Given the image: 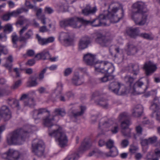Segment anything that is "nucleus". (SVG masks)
Wrapping results in <instances>:
<instances>
[{
  "instance_id": "obj_1",
  "label": "nucleus",
  "mask_w": 160,
  "mask_h": 160,
  "mask_svg": "<svg viewBox=\"0 0 160 160\" xmlns=\"http://www.w3.org/2000/svg\"><path fill=\"white\" fill-rule=\"evenodd\" d=\"M110 6L113 7L111 11H108L106 14H101L98 18L92 21L87 20L81 18L82 24L84 25H91L94 27H98L102 25H106L108 22L113 23L118 22L121 18V17H118L116 12L118 10L122 8V13L123 10L121 4L118 3H112Z\"/></svg>"
},
{
  "instance_id": "obj_2",
  "label": "nucleus",
  "mask_w": 160,
  "mask_h": 160,
  "mask_svg": "<svg viewBox=\"0 0 160 160\" xmlns=\"http://www.w3.org/2000/svg\"><path fill=\"white\" fill-rule=\"evenodd\" d=\"M54 120V116L53 115L51 117L49 115L43 120L44 124L49 128V135L51 137H55L56 141L58 142L59 146L61 148H63L67 145V138L65 133L62 132V128L60 127H58L56 130L51 131L50 128L53 126L52 121Z\"/></svg>"
},
{
  "instance_id": "obj_3",
  "label": "nucleus",
  "mask_w": 160,
  "mask_h": 160,
  "mask_svg": "<svg viewBox=\"0 0 160 160\" xmlns=\"http://www.w3.org/2000/svg\"><path fill=\"white\" fill-rule=\"evenodd\" d=\"M30 130H26L24 128H20L13 131L10 138H7L8 144H16L19 142L24 141L25 138L28 137Z\"/></svg>"
},
{
  "instance_id": "obj_4",
  "label": "nucleus",
  "mask_w": 160,
  "mask_h": 160,
  "mask_svg": "<svg viewBox=\"0 0 160 160\" xmlns=\"http://www.w3.org/2000/svg\"><path fill=\"white\" fill-rule=\"evenodd\" d=\"M109 90L118 95H123L129 92V90L126 89L123 85L118 82H113L111 83L108 86Z\"/></svg>"
},
{
  "instance_id": "obj_5",
  "label": "nucleus",
  "mask_w": 160,
  "mask_h": 160,
  "mask_svg": "<svg viewBox=\"0 0 160 160\" xmlns=\"http://www.w3.org/2000/svg\"><path fill=\"white\" fill-rule=\"evenodd\" d=\"M81 18L77 17L65 19L60 22V25L62 28L71 26L73 28H80L82 26Z\"/></svg>"
},
{
  "instance_id": "obj_6",
  "label": "nucleus",
  "mask_w": 160,
  "mask_h": 160,
  "mask_svg": "<svg viewBox=\"0 0 160 160\" xmlns=\"http://www.w3.org/2000/svg\"><path fill=\"white\" fill-rule=\"evenodd\" d=\"M95 42L102 47H107L110 45L112 38L109 36H105L100 33H95Z\"/></svg>"
},
{
  "instance_id": "obj_7",
  "label": "nucleus",
  "mask_w": 160,
  "mask_h": 160,
  "mask_svg": "<svg viewBox=\"0 0 160 160\" xmlns=\"http://www.w3.org/2000/svg\"><path fill=\"white\" fill-rule=\"evenodd\" d=\"M32 152L36 156L38 157L42 156L45 150V145L42 140H39L35 143L32 144Z\"/></svg>"
},
{
  "instance_id": "obj_8",
  "label": "nucleus",
  "mask_w": 160,
  "mask_h": 160,
  "mask_svg": "<svg viewBox=\"0 0 160 160\" xmlns=\"http://www.w3.org/2000/svg\"><path fill=\"white\" fill-rule=\"evenodd\" d=\"M144 83L139 80L137 81L133 85V87H131V89H130V91L134 95L139 94L143 93L145 92L148 87L146 86L144 88H142Z\"/></svg>"
},
{
  "instance_id": "obj_9",
  "label": "nucleus",
  "mask_w": 160,
  "mask_h": 160,
  "mask_svg": "<svg viewBox=\"0 0 160 160\" xmlns=\"http://www.w3.org/2000/svg\"><path fill=\"white\" fill-rule=\"evenodd\" d=\"M148 15L145 13H140L132 14V18L136 25L142 26L146 22Z\"/></svg>"
},
{
  "instance_id": "obj_10",
  "label": "nucleus",
  "mask_w": 160,
  "mask_h": 160,
  "mask_svg": "<svg viewBox=\"0 0 160 160\" xmlns=\"http://www.w3.org/2000/svg\"><path fill=\"white\" fill-rule=\"evenodd\" d=\"M20 100L23 101V105L25 107L33 108L36 105L34 98L30 96L28 94H22L20 98Z\"/></svg>"
},
{
  "instance_id": "obj_11",
  "label": "nucleus",
  "mask_w": 160,
  "mask_h": 160,
  "mask_svg": "<svg viewBox=\"0 0 160 160\" xmlns=\"http://www.w3.org/2000/svg\"><path fill=\"white\" fill-rule=\"evenodd\" d=\"M131 124L130 120L123 121L121 123V133L122 135L125 137L130 138L132 136V129L129 128L128 126Z\"/></svg>"
},
{
  "instance_id": "obj_12",
  "label": "nucleus",
  "mask_w": 160,
  "mask_h": 160,
  "mask_svg": "<svg viewBox=\"0 0 160 160\" xmlns=\"http://www.w3.org/2000/svg\"><path fill=\"white\" fill-rule=\"evenodd\" d=\"M133 9H137V11L133 12L132 14L140 13H145L147 12L146 6L143 2L138 1L133 4L132 6Z\"/></svg>"
},
{
  "instance_id": "obj_13",
  "label": "nucleus",
  "mask_w": 160,
  "mask_h": 160,
  "mask_svg": "<svg viewBox=\"0 0 160 160\" xmlns=\"http://www.w3.org/2000/svg\"><path fill=\"white\" fill-rule=\"evenodd\" d=\"M0 116L3 118L4 121H8L11 118V113L7 106L4 105L1 108Z\"/></svg>"
},
{
  "instance_id": "obj_14",
  "label": "nucleus",
  "mask_w": 160,
  "mask_h": 160,
  "mask_svg": "<svg viewBox=\"0 0 160 160\" xmlns=\"http://www.w3.org/2000/svg\"><path fill=\"white\" fill-rule=\"evenodd\" d=\"M114 124V121L111 119L103 118L101 119L99 123V128L101 129L106 130L110 128Z\"/></svg>"
},
{
  "instance_id": "obj_15",
  "label": "nucleus",
  "mask_w": 160,
  "mask_h": 160,
  "mask_svg": "<svg viewBox=\"0 0 160 160\" xmlns=\"http://www.w3.org/2000/svg\"><path fill=\"white\" fill-rule=\"evenodd\" d=\"M108 62L104 61L95 63L94 64L95 71L98 72L105 73L108 68Z\"/></svg>"
},
{
  "instance_id": "obj_16",
  "label": "nucleus",
  "mask_w": 160,
  "mask_h": 160,
  "mask_svg": "<svg viewBox=\"0 0 160 160\" xmlns=\"http://www.w3.org/2000/svg\"><path fill=\"white\" fill-rule=\"evenodd\" d=\"M144 68L145 70V74L147 76H149L152 74L157 68L156 65L151 61L146 62L144 64Z\"/></svg>"
},
{
  "instance_id": "obj_17",
  "label": "nucleus",
  "mask_w": 160,
  "mask_h": 160,
  "mask_svg": "<svg viewBox=\"0 0 160 160\" xmlns=\"http://www.w3.org/2000/svg\"><path fill=\"white\" fill-rule=\"evenodd\" d=\"M91 43V38L87 36L82 37L79 41L78 48L82 50L87 48Z\"/></svg>"
},
{
  "instance_id": "obj_18",
  "label": "nucleus",
  "mask_w": 160,
  "mask_h": 160,
  "mask_svg": "<svg viewBox=\"0 0 160 160\" xmlns=\"http://www.w3.org/2000/svg\"><path fill=\"white\" fill-rule=\"evenodd\" d=\"M3 155L6 156L5 158L9 160H17L19 158V153L18 151L9 149L7 152L3 154Z\"/></svg>"
},
{
  "instance_id": "obj_19",
  "label": "nucleus",
  "mask_w": 160,
  "mask_h": 160,
  "mask_svg": "<svg viewBox=\"0 0 160 160\" xmlns=\"http://www.w3.org/2000/svg\"><path fill=\"white\" fill-rule=\"evenodd\" d=\"M125 69L131 72L135 76L137 75L139 72V67L138 63H130L126 67Z\"/></svg>"
},
{
  "instance_id": "obj_20",
  "label": "nucleus",
  "mask_w": 160,
  "mask_h": 160,
  "mask_svg": "<svg viewBox=\"0 0 160 160\" xmlns=\"http://www.w3.org/2000/svg\"><path fill=\"white\" fill-rule=\"evenodd\" d=\"M59 38L68 45L72 44L73 40V38L67 32H62L60 35Z\"/></svg>"
},
{
  "instance_id": "obj_21",
  "label": "nucleus",
  "mask_w": 160,
  "mask_h": 160,
  "mask_svg": "<svg viewBox=\"0 0 160 160\" xmlns=\"http://www.w3.org/2000/svg\"><path fill=\"white\" fill-rule=\"evenodd\" d=\"M127 48L126 49V51L128 55H134L140 49V48L130 42L127 43Z\"/></svg>"
},
{
  "instance_id": "obj_22",
  "label": "nucleus",
  "mask_w": 160,
  "mask_h": 160,
  "mask_svg": "<svg viewBox=\"0 0 160 160\" xmlns=\"http://www.w3.org/2000/svg\"><path fill=\"white\" fill-rule=\"evenodd\" d=\"M97 11L96 7H91L90 5H88L82 10V13L85 16H89L94 14Z\"/></svg>"
},
{
  "instance_id": "obj_23",
  "label": "nucleus",
  "mask_w": 160,
  "mask_h": 160,
  "mask_svg": "<svg viewBox=\"0 0 160 160\" xmlns=\"http://www.w3.org/2000/svg\"><path fill=\"white\" fill-rule=\"evenodd\" d=\"M84 82L83 78L80 76L78 72H76L72 79V82L75 86H78L82 84Z\"/></svg>"
},
{
  "instance_id": "obj_24",
  "label": "nucleus",
  "mask_w": 160,
  "mask_h": 160,
  "mask_svg": "<svg viewBox=\"0 0 160 160\" xmlns=\"http://www.w3.org/2000/svg\"><path fill=\"white\" fill-rule=\"evenodd\" d=\"M48 112L45 108H40L34 109L32 112V117L35 120L39 119L41 116L46 112Z\"/></svg>"
},
{
  "instance_id": "obj_25",
  "label": "nucleus",
  "mask_w": 160,
  "mask_h": 160,
  "mask_svg": "<svg viewBox=\"0 0 160 160\" xmlns=\"http://www.w3.org/2000/svg\"><path fill=\"white\" fill-rule=\"evenodd\" d=\"M36 37L38 43L42 45H44L48 43L52 42L54 40V38L52 37L46 38H43L37 34L36 35Z\"/></svg>"
},
{
  "instance_id": "obj_26",
  "label": "nucleus",
  "mask_w": 160,
  "mask_h": 160,
  "mask_svg": "<svg viewBox=\"0 0 160 160\" xmlns=\"http://www.w3.org/2000/svg\"><path fill=\"white\" fill-rule=\"evenodd\" d=\"M143 110V106L141 104H138L133 109L132 111V114L135 117H139L141 116Z\"/></svg>"
},
{
  "instance_id": "obj_27",
  "label": "nucleus",
  "mask_w": 160,
  "mask_h": 160,
  "mask_svg": "<svg viewBox=\"0 0 160 160\" xmlns=\"http://www.w3.org/2000/svg\"><path fill=\"white\" fill-rule=\"evenodd\" d=\"M95 60V55L91 53H87L83 56V60L84 62L88 65H92L93 64Z\"/></svg>"
},
{
  "instance_id": "obj_28",
  "label": "nucleus",
  "mask_w": 160,
  "mask_h": 160,
  "mask_svg": "<svg viewBox=\"0 0 160 160\" xmlns=\"http://www.w3.org/2000/svg\"><path fill=\"white\" fill-rule=\"evenodd\" d=\"M33 35L32 31L29 29L25 33L24 36L19 37V41L26 43L28 40L32 38Z\"/></svg>"
},
{
  "instance_id": "obj_29",
  "label": "nucleus",
  "mask_w": 160,
  "mask_h": 160,
  "mask_svg": "<svg viewBox=\"0 0 160 160\" xmlns=\"http://www.w3.org/2000/svg\"><path fill=\"white\" fill-rule=\"evenodd\" d=\"M139 30L138 28H133L131 27L128 29L126 31L128 35L130 37L133 38H136L139 35Z\"/></svg>"
},
{
  "instance_id": "obj_30",
  "label": "nucleus",
  "mask_w": 160,
  "mask_h": 160,
  "mask_svg": "<svg viewBox=\"0 0 160 160\" xmlns=\"http://www.w3.org/2000/svg\"><path fill=\"white\" fill-rule=\"evenodd\" d=\"M150 109L152 110L154 112H156V119L160 121V108L156 103L154 102L150 107Z\"/></svg>"
},
{
  "instance_id": "obj_31",
  "label": "nucleus",
  "mask_w": 160,
  "mask_h": 160,
  "mask_svg": "<svg viewBox=\"0 0 160 160\" xmlns=\"http://www.w3.org/2000/svg\"><path fill=\"white\" fill-rule=\"evenodd\" d=\"M50 55L48 51L44 50L42 52L37 54L35 57L37 58L38 60L42 59L43 60L48 59L50 58Z\"/></svg>"
},
{
  "instance_id": "obj_32",
  "label": "nucleus",
  "mask_w": 160,
  "mask_h": 160,
  "mask_svg": "<svg viewBox=\"0 0 160 160\" xmlns=\"http://www.w3.org/2000/svg\"><path fill=\"white\" fill-rule=\"evenodd\" d=\"M92 145V142L88 139H85L82 143L81 145L79 148V152L86 150L89 148Z\"/></svg>"
},
{
  "instance_id": "obj_33",
  "label": "nucleus",
  "mask_w": 160,
  "mask_h": 160,
  "mask_svg": "<svg viewBox=\"0 0 160 160\" xmlns=\"http://www.w3.org/2000/svg\"><path fill=\"white\" fill-rule=\"evenodd\" d=\"M37 80V77L36 76H30L27 82V86L28 87H32L36 86L38 84Z\"/></svg>"
},
{
  "instance_id": "obj_34",
  "label": "nucleus",
  "mask_w": 160,
  "mask_h": 160,
  "mask_svg": "<svg viewBox=\"0 0 160 160\" xmlns=\"http://www.w3.org/2000/svg\"><path fill=\"white\" fill-rule=\"evenodd\" d=\"M135 78L131 77L130 75H126L124 78V80L126 83L129 86V88L127 89L129 90L130 92V89H131L132 85L135 80Z\"/></svg>"
},
{
  "instance_id": "obj_35",
  "label": "nucleus",
  "mask_w": 160,
  "mask_h": 160,
  "mask_svg": "<svg viewBox=\"0 0 160 160\" xmlns=\"http://www.w3.org/2000/svg\"><path fill=\"white\" fill-rule=\"evenodd\" d=\"M114 77L113 75L106 74L102 77L99 78L98 80L100 82H105L113 80Z\"/></svg>"
},
{
  "instance_id": "obj_36",
  "label": "nucleus",
  "mask_w": 160,
  "mask_h": 160,
  "mask_svg": "<svg viewBox=\"0 0 160 160\" xmlns=\"http://www.w3.org/2000/svg\"><path fill=\"white\" fill-rule=\"evenodd\" d=\"M66 112L64 109L62 108H56L53 112V116H60L61 117L64 116L66 114Z\"/></svg>"
},
{
  "instance_id": "obj_37",
  "label": "nucleus",
  "mask_w": 160,
  "mask_h": 160,
  "mask_svg": "<svg viewBox=\"0 0 160 160\" xmlns=\"http://www.w3.org/2000/svg\"><path fill=\"white\" fill-rule=\"evenodd\" d=\"M118 154V151L116 147H114L110 149V152L106 153L105 155L107 157H115Z\"/></svg>"
},
{
  "instance_id": "obj_38",
  "label": "nucleus",
  "mask_w": 160,
  "mask_h": 160,
  "mask_svg": "<svg viewBox=\"0 0 160 160\" xmlns=\"http://www.w3.org/2000/svg\"><path fill=\"white\" fill-rule=\"evenodd\" d=\"M96 103L97 105H99L105 108H107L108 106L107 101L103 98L100 99L98 101H96Z\"/></svg>"
},
{
  "instance_id": "obj_39",
  "label": "nucleus",
  "mask_w": 160,
  "mask_h": 160,
  "mask_svg": "<svg viewBox=\"0 0 160 160\" xmlns=\"http://www.w3.org/2000/svg\"><path fill=\"white\" fill-rule=\"evenodd\" d=\"M63 85L61 82H58L57 83V87L55 90V92L56 94V96L58 94H60L61 93L63 89Z\"/></svg>"
},
{
  "instance_id": "obj_40",
  "label": "nucleus",
  "mask_w": 160,
  "mask_h": 160,
  "mask_svg": "<svg viewBox=\"0 0 160 160\" xmlns=\"http://www.w3.org/2000/svg\"><path fill=\"white\" fill-rule=\"evenodd\" d=\"M78 158L79 155L78 153H73L68 155L64 160H78Z\"/></svg>"
},
{
  "instance_id": "obj_41",
  "label": "nucleus",
  "mask_w": 160,
  "mask_h": 160,
  "mask_svg": "<svg viewBox=\"0 0 160 160\" xmlns=\"http://www.w3.org/2000/svg\"><path fill=\"white\" fill-rule=\"evenodd\" d=\"M86 109V108L85 106H81V111L80 112H78L76 113H73V117L75 118H77L78 117L82 116L84 113Z\"/></svg>"
},
{
  "instance_id": "obj_42",
  "label": "nucleus",
  "mask_w": 160,
  "mask_h": 160,
  "mask_svg": "<svg viewBox=\"0 0 160 160\" xmlns=\"http://www.w3.org/2000/svg\"><path fill=\"white\" fill-rule=\"evenodd\" d=\"M128 117V114L127 113L124 112L120 114L118 118L120 121L123 120V121H125L129 120H127Z\"/></svg>"
},
{
  "instance_id": "obj_43",
  "label": "nucleus",
  "mask_w": 160,
  "mask_h": 160,
  "mask_svg": "<svg viewBox=\"0 0 160 160\" xmlns=\"http://www.w3.org/2000/svg\"><path fill=\"white\" fill-rule=\"evenodd\" d=\"M12 41L15 47H17V42L18 40V36L15 33H13L11 36Z\"/></svg>"
},
{
  "instance_id": "obj_44",
  "label": "nucleus",
  "mask_w": 160,
  "mask_h": 160,
  "mask_svg": "<svg viewBox=\"0 0 160 160\" xmlns=\"http://www.w3.org/2000/svg\"><path fill=\"white\" fill-rule=\"evenodd\" d=\"M119 128L118 125L114 122L113 125L110 128V130L112 134H115L118 131Z\"/></svg>"
},
{
  "instance_id": "obj_45",
  "label": "nucleus",
  "mask_w": 160,
  "mask_h": 160,
  "mask_svg": "<svg viewBox=\"0 0 160 160\" xmlns=\"http://www.w3.org/2000/svg\"><path fill=\"white\" fill-rule=\"evenodd\" d=\"M22 12V9L18 8L15 11H14L11 12L9 13V15L11 16L16 17L19 14Z\"/></svg>"
},
{
  "instance_id": "obj_46",
  "label": "nucleus",
  "mask_w": 160,
  "mask_h": 160,
  "mask_svg": "<svg viewBox=\"0 0 160 160\" xmlns=\"http://www.w3.org/2000/svg\"><path fill=\"white\" fill-rule=\"evenodd\" d=\"M139 35L141 37L149 40H152L153 39V37L148 33H142L140 34Z\"/></svg>"
},
{
  "instance_id": "obj_47",
  "label": "nucleus",
  "mask_w": 160,
  "mask_h": 160,
  "mask_svg": "<svg viewBox=\"0 0 160 160\" xmlns=\"http://www.w3.org/2000/svg\"><path fill=\"white\" fill-rule=\"evenodd\" d=\"M106 146L107 148L110 149L115 147L113 141L111 139H109L106 142Z\"/></svg>"
},
{
  "instance_id": "obj_48",
  "label": "nucleus",
  "mask_w": 160,
  "mask_h": 160,
  "mask_svg": "<svg viewBox=\"0 0 160 160\" xmlns=\"http://www.w3.org/2000/svg\"><path fill=\"white\" fill-rule=\"evenodd\" d=\"M12 31V25L10 24H8L5 26L3 32L5 33H10Z\"/></svg>"
},
{
  "instance_id": "obj_49",
  "label": "nucleus",
  "mask_w": 160,
  "mask_h": 160,
  "mask_svg": "<svg viewBox=\"0 0 160 160\" xmlns=\"http://www.w3.org/2000/svg\"><path fill=\"white\" fill-rule=\"evenodd\" d=\"M27 19L24 18L23 16H20L16 22V24H19L20 25H23L24 22L27 21Z\"/></svg>"
},
{
  "instance_id": "obj_50",
  "label": "nucleus",
  "mask_w": 160,
  "mask_h": 160,
  "mask_svg": "<svg viewBox=\"0 0 160 160\" xmlns=\"http://www.w3.org/2000/svg\"><path fill=\"white\" fill-rule=\"evenodd\" d=\"M138 147L137 146L132 144L130 145L129 150L130 152L134 153L138 150Z\"/></svg>"
},
{
  "instance_id": "obj_51",
  "label": "nucleus",
  "mask_w": 160,
  "mask_h": 160,
  "mask_svg": "<svg viewBox=\"0 0 160 160\" xmlns=\"http://www.w3.org/2000/svg\"><path fill=\"white\" fill-rule=\"evenodd\" d=\"M108 68L107 69V71H106V72H107V74L109 75H111V74L113 73L114 71V68L112 66H111L110 64L108 63Z\"/></svg>"
},
{
  "instance_id": "obj_52",
  "label": "nucleus",
  "mask_w": 160,
  "mask_h": 160,
  "mask_svg": "<svg viewBox=\"0 0 160 160\" xmlns=\"http://www.w3.org/2000/svg\"><path fill=\"white\" fill-rule=\"evenodd\" d=\"M157 138L156 136H153L148 138V141L149 144H153L155 143L157 141Z\"/></svg>"
},
{
  "instance_id": "obj_53",
  "label": "nucleus",
  "mask_w": 160,
  "mask_h": 160,
  "mask_svg": "<svg viewBox=\"0 0 160 160\" xmlns=\"http://www.w3.org/2000/svg\"><path fill=\"white\" fill-rule=\"evenodd\" d=\"M28 25L27 24L22 27V28L19 31V37H21L23 36V34L28 29Z\"/></svg>"
},
{
  "instance_id": "obj_54",
  "label": "nucleus",
  "mask_w": 160,
  "mask_h": 160,
  "mask_svg": "<svg viewBox=\"0 0 160 160\" xmlns=\"http://www.w3.org/2000/svg\"><path fill=\"white\" fill-rule=\"evenodd\" d=\"M44 12L45 13L50 14L53 12L54 10L50 7H46L45 8Z\"/></svg>"
},
{
  "instance_id": "obj_55",
  "label": "nucleus",
  "mask_w": 160,
  "mask_h": 160,
  "mask_svg": "<svg viewBox=\"0 0 160 160\" xmlns=\"http://www.w3.org/2000/svg\"><path fill=\"white\" fill-rule=\"evenodd\" d=\"M137 134L138 135H141L142 134V129L140 126H137L135 128Z\"/></svg>"
},
{
  "instance_id": "obj_56",
  "label": "nucleus",
  "mask_w": 160,
  "mask_h": 160,
  "mask_svg": "<svg viewBox=\"0 0 160 160\" xmlns=\"http://www.w3.org/2000/svg\"><path fill=\"white\" fill-rule=\"evenodd\" d=\"M141 143L142 146H145L149 144L148 139H140Z\"/></svg>"
},
{
  "instance_id": "obj_57",
  "label": "nucleus",
  "mask_w": 160,
  "mask_h": 160,
  "mask_svg": "<svg viewBox=\"0 0 160 160\" xmlns=\"http://www.w3.org/2000/svg\"><path fill=\"white\" fill-rule=\"evenodd\" d=\"M12 65V62H6V63L4 64V66L6 68L8 69L9 71H11Z\"/></svg>"
},
{
  "instance_id": "obj_58",
  "label": "nucleus",
  "mask_w": 160,
  "mask_h": 160,
  "mask_svg": "<svg viewBox=\"0 0 160 160\" xmlns=\"http://www.w3.org/2000/svg\"><path fill=\"white\" fill-rule=\"evenodd\" d=\"M72 72V69L70 68H66L64 72V75L67 76L70 75Z\"/></svg>"
},
{
  "instance_id": "obj_59",
  "label": "nucleus",
  "mask_w": 160,
  "mask_h": 160,
  "mask_svg": "<svg viewBox=\"0 0 160 160\" xmlns=\"http://www.w3.org/2000/svg\"><path fill=\"white\" fill-rule=\"evenodd\" d=\"M21 83V80H19L16 82H15L14 85L12 87V88L14 89H15L17 88L18 87H19Z\"/></svg>"
},
{
  "instance_id": "obj_60",
  "label": "nucleus",
  "mask_w": 160,
  "mask_h": 160,
  "mask_svg": "<svg viewBox=\"0 0 160 160\" xmlns=\"http://www.w3.org/2000/svg\"><path fill=\"white\" fill-rule=\"evenodd\" d=\"M129 144V142L127 139H124L123 140L121 143V145L122 147L125 148Z\"/></svg>"
},
{
  "instance_id": "obj_61",
  "label": "nucleus",
  "mask_w": 160,
  "mask_h": 160,
  "mask_svg": "<svg viewBox=\"0 0 160 160\" xmlns=\"http://www.w3.org/2000/svg\"><path fill=\"white\" fill-rule=\"evenodd\" d=\"M11 16L9 13L3 15L2 19L4 21H7L10 19Z\"/></svg>"
},
{
  "instance_id": "obj_62",
  "label": "nucleus",
  "mask_w": 160,
  "mask_h": 160,
  "mask_svg": "<svg viewBox=\"0 0 160 160\" xmlns=\"http://www.w3.org/2000/svg\"><path fill=\"white\" fill-rule=\"evenodd\" d=\"M153 154L152 152H148L146 156V160H150L152 159L153 157Z\"/></svg>"
},
{
  "instance_id": "obj_63",
  "label": "nucleus",
  "mask_w": 160,
  "mask_h": 160,
  "mask_svg": "<svg viewBox=\"0 0 160 160\" xmlns=\"http://www.w3.org/2000/svg\"><path fill=\"white\" fill-rule=\"evenodd\" d=\"M7 37L5 34L3 33L0 34V39L2 41H6Z\"/></svg>"
},
{
  "instance_id": "obj_64",
  "label": "nucleus",
  "mask_w": 160,
  "mask_h": 160,
  "mask_svg": "<svg viewBox=\"0 0 160 160\" xmlns=\"http://www.w3.org/2000/svg\"><path fill=\"white\" fill-rule=\"evenodd\" d=\"M27 54L29 57H32L34 54V52L32 50H29L27 51Z\"/></svg>"
}]
</instances>
